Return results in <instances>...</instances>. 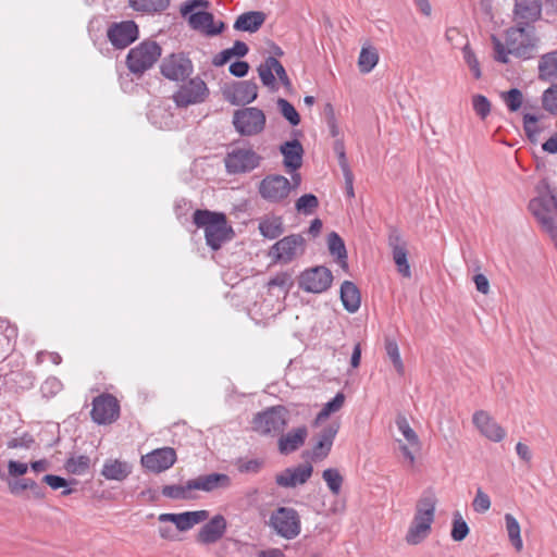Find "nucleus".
Wrapping results in <instances>:
<instances>
[{"instance_id": "1", "label": "nucleus", "mask_w": 557, "mask_h": 557, "mask_svg": "<svg viewBox=\"0 0 557 557\" xmlns=\"http://www.w3.org/2000/svg\"><path fill=\"white\" fill-rule=\"evenodd\" d=\"M193 221L197 227L205 230L207 245L213 250L220 249L233 237L234 232L222 212L198 209L194 212Z\"/></svg>"}, {"instance_id": "2", "label": "nucleus", "mask_w": 557, "mask_h": 557, "mask_svg": "<svg viewBox=\"0 0 557 557\" xmlns=\"http://www.w3.org/2000/svg\"><path fill=\"white\" fill-rule=\"evenodd\" d=\"M436 509V498L431 493H425L417 502L414 516L406 533V542L409 545L422 543L431 533Z\"/></svg>"}, {"instance_id": "3", "label": "nucleus", "mask_w": 557, "mask_h": 557, "mask_svg": "<svg viewBox=\"0 0 557 557\" xmlns=\"http://www.w3.org/2000/svg\"><path fill=\"white\" fill-rule=\"evenodd\" d=\"M537 40L533 25L516 23L515 26L509 27L505 33V41L508 52L516 58L524 60L533 57Z\"/></svg>"}, {"instance_id": "4", "label": "nucleus", "mask_w": 557, "mask_h": 557, "mask_svg": "<svg viewBox=\"0 0 557 557\" xmlns=\"http://www.w3.org/2000/svg\"><path fill=\"white\" fill-rule=\"evenodd\" d=\"M207 0H188L181 7V14L187 17L189 26L195 30H200L208 36H215L223 32L225 24L223 22L214 23V16L210 12H194L197 8H208Z\"/></svg>"}, {"instance_id": "5", "label": "nucleus", "mask_w": 557, "mask_h": 557, "mask_svg": "<svg viewBox=\"0 0 557 557\" xmlns=\"http://www.w3.org/2000/svg\"><path fill=\"white\" fill-rule=\"evenodd\" d=\"M289 412L283 406H274L258 412L252 419V430L264 436H278L288 423Z\"/></svg>"}, {"instance_id": "6", "label": "nucleus", "mask_w": 557, "mask_h": 557, "mask_svg": "<svg viewBox=\"0 0 557 557\" xmlns=\"http://www.w3.org/2000/svg\"><path fill=\"white\" fill-rule=\"evenodd\" d=\"M268 524L276 535L285 540H294L301 532L300 516L293 507L280 506L274 509Z\"/></svg>"}, {"instance_id": "7", "label": "nucleus", "mask_w": 557, "mask_h": 557, "mask_svg": "<svg viewBox=\"0 0 557 557\" xmlns=\"http://www.w3.org/2000/svg\"><path fill=\"white\" fill-rule=\"evenodd\" d=\"M307 242L301 234H290L278 239L269 250V257L274 263L289 264L302 257Z\"/></svg>"}, {"instance_id": "8", "label": "nucleus", "mask_w": 557, "mask_h": 557, "mask_svg": "<svg viewBox=\"0 0 557 557\" xmlns=\"http://www.w3.org/2000/svg\"><path fill=\"white\" fill-rule=\"evenodd\" d=\"M160 55V46L156 41L145 40L128 51L126 64L132 73L141 75L152 67Z\"/></svg>"}, {"instance_id": "9", "label": "nucleus", "mask_w": 557, "mask_h": 557, "mask_svg": "<svg viewBox=\"0 0 557 557\" xmlns=\"http://www.w3.org/2000/svg\"><path fill=\"white\" fill-rule=\"evenodd\" d=\"M232 123L239 135L251 137L264 131L267 117L261 109L246 107L234 112Z\"/></svg>"}, {"instance_id": "10", "label": "nucleus", "mask_w": 557, "mask_h": 557, "mask_svg": "<svg viewBox=\"0 0 557 557\" xmlns=\"http://www.w3.org/2000/svg\"><path fill=\"white\" fill-rule=\"evenodd\" d=\"M556 206L557 198L554 195L536 197L529 203V210L531 213L552 237H557V224L553 216Z\"/></svg>"}, {"instance_id": "11", "label": "nucleus", "mask_w": 557, "mask_h": 557, "mask_svg": "<svg viewBox=\"0 0 557 557\" xmlns=\"http://www.w3.org/2000/svg\"><path fill=\"white\" fill-rule=\"evenodd\" d=\"M262 157L252 148L235 147L225 157V168L230 174H242L257 169Z\"/></svg>"}, {"instance_id": "12", "label": "nucleus", "mask_w": 557, "mask_h": 557, "mask_svg": "<svg viewBox=\"0 0 557 557\" xmlns=\"http://www.w3.org/2000/svg\"><path fill=\"white\" fill-rule=\"evenodd\" d=\"M258 191L262 199L272 203L285 201L292 191L289 180L280 174H269L260 183Z\"/></svg>"}, {"instance_id": "13", "label": "nucleus", "mask_w": 557, "mask_h": 557, "mask_svg": "<svg viewBox=\"0 0 557 557\" xmlns=\"http://www.w3.org/2000/svg\"><path fill=\"white\" fill-rule=\"evenodd\" d=\"M332 282V272L323 265H317L300 273L298 286L304 292L321 294L331 287Z\"/></svg>"}, {"instance_id": "14", "label": "nucleus", "mask_w": 557, "mask_h": 557, "mask_svg": "<svg viewBox=\"0 0 557 557\" xmlns=\"http://www.w3.org/2000/svg\"><path fill=\"white\" fill-rule=\"evenodd\" d=\"M209 95L207 84L199 77L189 79L183 84L173 95L177 107L186 108L190 104L201 103Z\"/></svg>"}, {"instance_id": "15", "label": "nucleus", "mask_w": 557, "mask_h": 557, "mask_svg": "<svg viewBox=\"0 0 557 557\" xmlns=\"http://www.w3.org/2000/svg\"><path fill=\"white\" fill-rule=\"evenodd\" d=\"M91 419L97 424H110L120 416V405L111 394H101L94 398Z\"/></svg>"}, {"instance_id": "16", "label": "nucleus", "mask_w": 557, "mask_h": 557, "mask_svg": "<svg viewBox=\"0 0 557 557\" xmlns=\"http://www.w3.org/2000/svg\"><path fill=\"white\" fill-rule=\"evenodd\" d=\"M194 71L191 61L183 53L171 54L161 64V73L171 81H184Z\"/></svg>"}, {"instance_id": "17", "label": "nucleus", "mask_w": 557, "mask_h": 557, "mask_svg": "<svg viewBox=\"0 0 557 557\" xmlns=\"http://www.w3.org/2000/svg\"><path fill=\"white\" fill-rule=\"evenodd\" d=\"M175 461L176 453L172 447L157 448L141 457L143 467L153 473L170 469Z\"/></svg>"}, {"instance_id": "18", "label": "nucleus", "mask_w": 557, "mask_h": 557, "mask_svg": "<svg viewBox=\"0 0 557 557\" xmlns=\"http://www.w3.org/2000/svg\"><path fill=\"white\" fill-rule=\"evenodd\" d=\"M226 101L233 106H246L258 97V86L252 81H242L223 91Z\"/></svg>"}, {"instance_id": "19", "label": "nucleus", "mask_w": 557, "mask_h": 557, "mask_svg": "<svg viewBox=\"0 0 557 557\" xmlns=\"http://www.w3.org/2000/svg\"><path fill=\"white\" fill-rule=\"evenodd\" d=\"M108 38L115 48H126L138 38V26L134 21L114 23L108 29Z\"/></svg>"}, {"instance_id": "20", "label": "nucleus", "mask_w": 557, "mask_h": 557, "mask_svg": "<svg viewBox=\"0 0 557 557\" xmlns=\"http://www.w3.org/2000/svg\"><path fill=\"white\" fill-rule=\"evenodd\" d=\"M388 246L392 249L393 260L399 274L404 277H410L411 270L407 259V244L396 228L391 230L388 234Z\"/></svg>"}, {"instance_id": "21", "label": "nucleus", "mask_w": 557, "mask_h": 557, "mask_svg": "<svg viewBox=\"0 0 557 557\" xmlns=\"http://www.w3.org/2000/svg\"><path fill=\"white\" fill-rule=\"evenodd\" d=\"M313 467L310 463L289 467L277 473L275 483L284 488H293L305 484L312 475Z\"/></svg>"}, {"instance_id": "22", "label": "nucleus", "mask_w": 557, "mask_h": 557, "mask_svg": "<svg viewBox=\"0 0 557 557\" xmlns=\"http://www.w3.org/2000/svg\"><path fill=\"white\" fill-rule=\"evenodd\" d=\"M473 424L480 433L492 442H500L506 436V431L484 410L475 411L472 417Z\"/></svg>"}, {"instance_id": "23", "label": "nucleus", "mask_w": 557, "mask_h": 557, "mask_svg": "<svg viewBox=\"0 0 557 557\" xmlns=\"http://www.w3.org/2000/svg\"><path fill=\"white\" fill-rule=\"evenodd\" d=\"M227 521L224 516L215 515L205 523L197 535V541L205 545L219 542L225 534Z\"/></svg>"}, {"instance_id": "24", "label": "nucleus", "mask_w": 557, "mask_h": 557, "mask_svg": "<svg viewBox=\"0 0 557 557\" xmlns=\"http://www.w3.org/2000/svg\"><path fill=\"white\" fill-rule=\"evenodd\" d=\"M512 12L516 23L532 25L541 17L542 0H515Z\"/></svg>"}, {"instance_id": "25", "label": "nucleus", "mask_w": 557, "mask_h": 557, "mask_svg": "<svg viewBox=\"0 0 557 557\" xmlns=\"http://www.w3.org/2000/svg\"><path fill=\"white\" fill-rule=\"evenodd\" d=\"M308 436V429L305 425L290 430L278 435L277 447L282 455H289L300 448Z\"/></svg>"}, {"instance_id": "26", "label": "nucleus", "mask_w": 557, "mask_h": 557, "mask_svg": "<svg viewBox=\"0 0 557 557\" xmlns=\"http://www.w3.org/2000/svg\"><path fill=\"white\" fill-rule=\"evenodd\" d=\"M339 424L332 422L325 425L317 436V443L313 446L312 454L317 459L325 458L332 449L334 438L338 433Z\"/></svg>"}, {"instance_id": "27", "label": "nucleus", "mask_w": 557, "mask_h": 557, "mask_svg": "<svg viewBox=\"0 0 557 557\" xmlns=\"http://www.w3.org/2000/svg\"><path fill=\"white\" fill-rule=\"evenodd\" d=\"M191 481L194 491L199 490L208 493L219 488H228L232 484V480L227 474L216 472L199 475Z\"/></svg>"}, {"instance_id": "28", "label": "nucleus", "mask_w": 557, "mask_h": 557, "mask_svg": "<svg viewBox=\"0 0 557 557\" xmlns=\"http://www.w3.org/2000/svg\"><path fill=\"white\" fill-rule=\"evenodd\" d=\"M283 154V164L288 172H295L302 164L304 148L299 140L285 141L280 146Z\"/></svg>"}, {"instance_id": "29", "label": "nucleus", "mask_w": 557, "mask_h": 557, "mask_svg": "<svg viewBox=\"0 0 557 557\" xmlns=\"http://www.w3.org/2000/svg\"><path fill=\"white\" fill-rule=\"evenodd\" d=\"M133 466L120 459H107L101 469V475L110 481L122 482L132 473Z\"/></svg>"}, {"instance_id": "30", "label": "nucleus", "mask_w": 557, "mask_h": 557, "mask_svg": "<svg viewBox=\"0 0 557 557\" xmlns=\"http://www.w3.org/2000/svg\"><path fill=\"white\" fill-rule=\"evenodd\" d=\"M265 14L261 11H249L240 14L235 23L236 30L256 33L264 23Z\"/></svg>"}, {"instance_id": "31", "label": "nucleus", "mask_w": 557, "mask_h": 557, "mask_svg": "<svg viewBox=\"0 0 557 557\" xmlns=\"http://www.w3.org/2000/svg\"><path fill=\"white\" fill-rule=\"evenodd\" d=\"M341 299L344 308L355 313L360 308L361 298L358 287L350 281H344L341 286Z\"/></svg>"}, {"instance_id": "32", "label": "nucleus", "mask_w": 557, "mask_h": 557, "mask_svg": "<svg viewBox=\"0 0 557 557\" xmlns=\"http://www.w3.org/2000/svg\"><path fill=\"white\" fill-rule=\"evenodd\" d=\"M539 78L545 82L557 79V51L548 52L541 57Z\"/></svg>"}, {"instance_id": "33", "label": "nucleus", "mask_w": 557, "mask_h": 557, "mask_svg": "<svg viewBox=\"0 0 557 557\" xmlns=\"http://www.w3.org/2000/svg\"><path fill=\"white\" fill-rule=\"evenodd\" d=\"M128 4L134 11L156 14L165 11L170 5V0H128Z\"/></svg>"}, {"instance_id": "34", "label": "nucleus", "mask_w": 557, "mask_h": 557, "mask_svg": "<svg viewBox=\"0 0 557 557\" xmlns=\"http://www.w3.org/2000/svg\"><path fill=\"white\" fill-rule=\"evenodd\" d=\"M208 518H209L208 510H196V511L181 512V513H178L176 529L182 532L188 531L194 525L206 521Z\"/></svg>"}, {"instance_id": "35", "label": "nucleus", "mask_w": 557, "mask_h": 557, "mask_svg": "<svg viewBox=\"0 0 557 557\" xmlns=\"http://www.w3.org/2000/svg\"><path fill=\"white\" fill-rule=\"evenodd\" d=\"M260 234L268 239H275L284 233L282 218L271 216L262 219L259 223Z\"/></svg>"}, {"instance_id": "36", "label": "nucleus", "mask_w": 557, "mask_h": 557, "mask_svg": "<svg viewBox=\"0 0 557 557\" xmlns=\"http://www.w3.org/2000/svg\"><path fill=\"white\" fill-rule=\"evenodd\" d=\"M327 247L330 253L336 257L338 263L343 267H347V250L345 243L336 232H331L327 236Z\"/></svg>"}, {"instance_id": "37", "label": "nucleus", "mask_w": 557, "mask_h": 557, "mask_svg": "<svg viewBox=\"0 0 557 557\" xmlns=\"http://www.w3.org/2000/svg\"><path fill=\"white\" fill-rule=\"evenodd\" d=\"M504 519L511 545L517 552H521L523 549V541L521 539V528L518 520L511 513H506Z\"/></svg>"}, {"instance_id": "38", "label": "nucleus", "mask_w": 557, "mask_h": 557, "mask_svg": "<svg viewBox=\"0 0 557 557\" xmlns=\"http://www.w3.org/2000/svg\"><path fill=\"white\" fill-rule=\"evenodd\" d=\"M271 61H277L274 57H268L257 69L259 77L262 82V84L274 90L277 88L276 81H275V71L276 66H274Z\"/></svg>"}, {"instance_id": "39", "label": "nucleus", "mask_w": 557, "mask_h": 557, "mask_svg": "<svg viewBox=\"0 0 557 557\" xmlns=\"http://www.w3.org/2000/svg\"><path fill=\"white\" fill-rule=\"evenodd\" d=\"M190 485H193L191 480H188L186 484L183 485H164L162 488V495L172 499H191L194 498V487Z\"/></svg>"}, {"instance_id": "40", "label": "nucleus", "mask_w": 557, "mask_h": 557, "mask_svg": "<svg viewBox=\"0 0 557 557\" xmlns=\"http://www.w3.org/2000/svg\"><path fill=\"white\" fill-rule=\"evenodd\" d=\"M379 62V54L373 47H362L359 58L358 66L361 73L371 72Z\"/></svg>"}, {"instance_id": "41", "label": "nucleus", "mask_w": 557, "mask_h": 557, "mask_svg": "<svg viewBox=\"0 0 557 557\" xmlns=\"http://www.w3.org/2000/svg\"><path fill=\"white\" fill-rule=\"evenodd\" d=\"M345 401V395L343 393H337L333 399L327 401L321 411L317 414L314 420V425H319L323 420L329 418L331 413L338 411Z\"/></svg>"}, {"instance_id": "42", "label": "nucleus", "mask_w": 557, "mask_h": 557, "mask_svg": "<svg viewBox=\"0 0 557 557\" xmlns=\"http://www.w3.org/2000/svg\"><path fill=\"white\" fill-rule=\"evenodd\" d=\"M322 478L332 495H339L344 482V478L339 471L336 468H327L322 472Z\"/></svg>"}, {"instance_id": "43", "label": "nucleus", "mask_w": 557, "mask_h": 557, "mask_svg": "<svg viewBox=\"0 0 557 557\" xmlns=\"http://www.w3.org/2000/svg\"><path fill=\"white\" fill-rule=\"evenodd\" d=\"M89 467L90 459L86 455L72 456L65 462L66 471L75 475L85 474Z\"/></svg>"}, {"instance_id": "44", "label": "nucleus", "mask_w": 557, "mask_h": 557, "mask_svg": "<svg viewBox=\"0 0 557 557\" xmlns=\"http://www.w3.org/2000/svg\"><path fill=\"white\" fill-rule=\"evenodd\" d=\"M470 532L468 523L459 511L454 512L450 536L456 542L463 541Z\"/></svg>"}, {"instance_id": "45", "label": "nucleus", "mask_w": 557, "mask_h": 557, "mask_svg": "<svg viewBox=\"0 0 557 557\" xmlns=\"http://www.w3.org/2000/svg\"><path fill=\"white\" fill-rule=\"evenodd\" d=\"M500 98L510 112H517L521 109L523 103V94L518 88H511L508 91H503L500 94Z\"/></svg>"}, {"instance_id": "46", "label": "nucleus", "mask_w": 557, "mask_h": 557, "mask_svg": "<svg viewBox=\"0 0 557 557\" xmlns=\"http://www.w3.org/2000/svg\"><path fill=\"white\" fill-rule=\"evenodd\" d=\"M385 351L398 374L403 375L405 367L400 357L399 348L396 341L392 338L385 339Z\"/></svg>"}, {"instance_id": "47", "label": "nucleus", "mask_w": 557, "mask_h": 557, "mask_svg": "<svg viewBox=\"0 0 557 557\" xmlns=\"http://www.w3.org/2000/svg\"><path fill=\"white\" fill-rule=\"evenodd\" d=\"M318 207L319 200L313 194L302 195L295 202V209L305 215L312 214Z\"/></svg>"}, {"instance_id": "48", "label": "nucleus", "mask_w": 557, "mask_h": 557, "mask_svg": "<svg viewBox=\"0 0 557 557\" xmlns=\"http://www.w3.org/2000/svg\"><path fill=\"white\" fill-rule=\"evenodd\" d=\"M293 286L294 280L292 274L288 272H280L268 282L269 290H272L274 287H277L285 295L290 290Z\"/></svg>"}, {"instance_id": "49", "label": "nucleus", "mask_w": 557, "mask_h": 557, "mask_svg": "<svg viewBox=\"0 0 557 557\" xmlns=\"http://www.w3.org/2000/svg\"><path fill=\"white\" fill-rule=\"evenodd\" d=\"M280 113L289 122L290 125L297 126L300 123V116L295 107L284 98L276 101Z\"/></svg>"}, {"instance_id": "50", "label": "nucleus", "mask_w": 557, "mask_h": 557, "mask_svg": "<svg viewBox=\"0 0 557 557\" xmlns=\"http://www.w3.org/2000/svg\"><path fill=\"white\" fill-rule=\"evenodd\" d=\"M396 425L399 432L413 446H419V437L417 433L411 429L407 418L403 414H398L396 418Z\"/></svg>"}, {"instance_id": "51", "label": "nucleus", "mask_w": 557, "mask_h": 557, "mask_svg": "<svg viewBox=\"0 0 557 557\" xmlns=\"http://www.w3.org/2000/svg\"><path fill=\"white\" fill-rule=\"evenodd\" d=\"M542 106L550 114L557 115V84L552 85L543 92Z\"/></svg>"}, {"instance_id": "52", "label": "nucleus", "mask_w": 557, "mask_h": 557, "mask_svg": "<svg viewBox=\"0 0 557 557\" xmlns=\"http://www.w3.org/2000/svg\"><path fill=\"white\" fill-rule=\"evenodd\" d=\"M537 122V115L531 113L523 114V129L531 141H535L539 134L541 133V128L539 127Z\"/></svg>"}, {"instance_id": "53", "label": "nucleus", "mask_w": 557, "mask_h": 557, "mask_svg": "<svg viewBox=\"0 0 557 557\" xmlns=\"http://www.w3.org/2000/svg\"><path fill=\"white\" fill-rule=\"evenodd\" d=\"M462 55H463L465 62L469 66L474 78L479 79L482 76L480 63H479V60H478L475 53L473 52V50L471 49V47L468 44L465 45L462 48Z\"/></svg>"}, {"instance_id": "54", "label": "nucleus", "mask_w": 557, "mask_h": 557, "mask_svg": "<svg viewBox=\"0 0 557 557\" xmlns=\"http://www.w3.org/2000/svg\"><path fill=\"white\" fill-rule=\"evenodd\" d=\"M472 107L474 112L481 120H485L491 112V102L483 95H475L472 98Z\"/></svg>"}, {"instance_id": "55", "label": "nucleus", "mask_w": 557, "mask_h": 557, "mask_svg": "<svg viewBox=\"0 0 557 557\" xmlns=\"http://www.w3.org/2000/svg\"><path fill=\"white\" fill-rule=\"evenodd\" d=\"M491 40L494 48V59L499 63L507 64L509 62L508 55L511 53L508 52L506 42L503 44L502 40L495 35H492Z\"/></svg>"}, {"instance_id": "56", "label": "nucleus", "mask_w": 557, "mask_h": 557, "mask_svg": "<svg viewBox=\"0 0 557 557\" xmlns=\"http://www.w3.org/2000/svg\"><path fill=\"white\" fill-rule=\"evenodd\" d=\"M473 510L479 513H484L491 508L490 496L484 493L481 488L476 490L475 497L472 502Z\"/></svg>"}, {"instance_id": "57", "label": "nucleus", "mask_w": 557, "mask_h": 557, "mask_svg": "<svg viewBox=\"0 0 557 557\" xmlns=\"http://www.w3.org/2000/svg\"><path fill=\"white\" fill-rule=\"evenodd\" d=\"M34 482L35 481L32 479L16 480L13 482H9V488L13 495H20L23 491L30 490Z\"/></svg>"}, {"instance_id": "58", "label": "nucleus", "mask_w": 557, "mask_h": 557, "mask_svg": "<svg viewBox=\"0 0 557 557\" xmlns=\"http://www.w3.org/2000/svg\"><path fill=\"white\" fill-rule=\"evenodd\" d=\"M230 73L235 77H244L249 72V64L246 61H235L228 67Z\"/></svg>"}, {"instance_id": "59", "label": "nucleus", "mask_w": 557, "mask_h": 557, "mask_svg": "<svg viewBox=\"0 0 557 557\" xmlns=\"http://www.w3.org/2000/svg\"><path fill=\"white\" fill-rule=\"evenodd\" d=\"M28 470L27 463L20 462L16 460H10L8 462V472L11 476H22Z\"/></svg>"}, {"instance_id": "60", "label": "nucleus", "mask_w": 557, "mask_h": 557, "mask_svg": "<svg viewBox=\"0 0 557 557\" xmlns=\"http://www.w3.org/2000/svg\"><path fill=\"white\" fill-rule=\"evenodd\" d=\"M42 481L47 483L52 490H59L67 486V481L59 475L46 474Z\"/></svg>"}, {"instance_id": "61", "label": "nucleus", "mask_w": 557, "mask_h": 557, "mask_svg": "<svg viewBox=\"0 0 557 557\" xmlns=\"http://www.w3.org/2000/svg\"><path fill=\"white\" fill-rule=\"evenodd\" d=\"M34 443V440L28 434L23 435L22 437H14L8 442L9 448H20L25 447L29 448L30 445Z\"/></svg>"}, {"instance_id": "62", "label": "nucleus", "mask_w": 557, "mask_h": 557, "mask_svg": "<svg viewBox=\"0 0 557 557\" xmlns=\"http://www.w3.org/2000/svg\"><path fill=\"white\" fill-rule=\"evenodd\" d=\"M473 282L475 284V288L478 292L482 293L483 295H487L490 292V283L487 277L484 274H475L473 277Z\"/></svg>"}, {"instance_id": "63", "label": "nucleus", "mask_w": 557, "mask_h": 557, "mask_svg": "<svg viewBox=\"0 0 557 557\" xmlns=\"http://www.w3.org/2000/svg\"><path fill=\"white\" fill-rule=\"evenodd\" d=\"M231 50L233 58H244L249 52L248 46L240 40H236L232 48H228Z\"/></svg>"}, {"instance_id": "64", "label": "nucleus", "mask_w": 557, "mask_h": 557, "mask_svg": "<svg viewBox=\"0 0 557 557\" xmlns=\"http://www.w3.org/2000/svg\"><path fill=\"white\" fill-rule=\"evenodd\" d=\"M233 57H232L231 50L224 49L213 57L212 64L215 67H220V66H223L224 64H226Z\"/></svg>"}]
</instances>
